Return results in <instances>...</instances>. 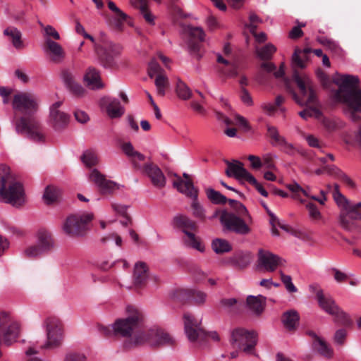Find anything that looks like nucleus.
<instances>
[{"mask_svg":"<svg viewBox=\"0 0 361 361\" xmlns=\"http://www.w3.org/2000/svg\"><path fill=\"white\" fill-rule=\"evenodd\" d=\"M333 169L335 171V175L338 178H339L341 180L344 182L345 184L350 187L354 186V183L353 180L343 171H341L340 169H337L334 166H332Z\"/></svg>","mask_w":361,"mask_h":361,"instance_id":"nucleus-58","label":"nucleus"},{"mask_svg":"<svg viewBox=\"0 0 361 361\" xmlns=\"http://www.w3.org/2000/svg\"><path fill=\"white\" fill-rule=\"evenodd\" d=\"M207 198L214 204H224L228 200L219 192L212 189L208 188L206 190Z\"/></svg>","mask_w":361,"mask_h":361,"instance_id":"nucleus-43","label":"nucleus"},{"mask_svg":"<svg viewBox=\"0 0 361 361\" xmlns=\"http://www.w3.org/2000/svg\"><path fill=\"white\" fill-rule=\"evenodd\" d=\"M287 188L294 194V197L299 199V193L302 192L305 196L310 197V193H306L305 189L302 188L298 183L293 182L286 185Z\"/></svg>","mask_w":361,"mask_h":361,"instance_id":"nucleus-54","label":"nucleus"},{"mask_svg":"<svg viewBox=\"0 0 361 361\" xmlns=\"http://www.w3.org/2000/svg\"><path fill=\"white\" fill-rule=\"evenodd\" d=\"M176 92L178 97L183 100H188L192 96V92L189 87L180 80L177 82Z\"/></svg>","mask_w":361,"mask_h":361,"instance_id":"nucleus-46","label":"nucleus"},{"mask_svg":"<svg viewBox=\"0 0 361 361\" xmlns=\"http://www.w3.org/2000/svg\"><path fill=\"white\" fill-rule=\"evenodd\" d=\"M61 190L54 185H48L43 195V200L47 204H52L58 200L61 195Z\"/></svg>","mask_w":361,"mask_h":361,"instance_id":"nucleus-37","label":"nucleus"},{"mask_svg":"<svg viewBox=\"0 0 361 361\" xmlns=\"http://www.w3.org/2000/svg\"><path fill=\"white\" fill-rule=\"evenodd\" d=\"M262 166L269 169H276V164L274 160L277 159L276 154L267 153L262 156Z\"/></svg>","mask_w":361,"mask_h":361,"instance_id":"nucleus-52","label":"nucleus"},{"mask_svg":"<svg viewBox=\"0 0 361 361\" xmlns=\"http://www.w3.org/2000/svg\"><path fill=\"white\" fill-rule=\"evenodd\" d=\"M99 188L103 194H109L117 189V185L116 183L106 179Z\"/></svg>","mask_w":361,"mask_h":361,"instance_id":"nucleus-55","label":"nucleus"},{"mask_svg":"<svg viewBox=\"0 0 361 361\" xmlns=\"http://www.w3.org/2000/svg\"><path fill=\"white\" fill-rule=\"evenodd\" d=\"M4 35L9 37L13 45L16 49L21 47V32L17 28L14 27H7L4 30Z\"/></svg>","mask_w":361,"mask_h":361,"instance_id":"nucleus-38","label":"nucleus"},{"mask_svg":"<svg viewBox=\"0 0 361 361\" xmlns=\"http://www.w3.org/2000/svg\"><path fill=\"white\" fill-rule=\"evenodd\" d=\"M82 161L88 167L94 166L97 163V155L91 152L86 151L81 157Z\"/></svg>","mask_w":361,"mask_h":361,"instance_id":"nucleus-51","label":"nucleus"},{"mask_svg":"<svg viewBox=\"0 0 361 361\" xmlns=\"http://www.w3.org/2000/svg\"><path fill=\"white\" fill-rule=\"evenodd\" d=\"M269 137L271 138V144L274 147H279L286 138L280 135L278 129L275 126H267Z\"/></svg>","mask_w":361,"mask_h":361,"instance_id":"nucleus-44","label":"nucleus"},{"mask_svg":"<svg viewBox=\"0 0 361 361\" xmlns=\"http://www.w3.org/2000/svg\"><path fill=\"white\" fill-rule=\"evenodd\" d=\"M309 289L312 293L315 294L319 307L325 312L333 316L335 322L345 326L351 324L350 316L339 307L331 296L325 295L323 290L317 284L310 285Z\"/></svg>","mask_w":361,"mask_h":361,"instance_id":"nucleus-6","label":"nucleus"},{"mask_svg":"<svg viewBox=\"0 0 361 361\" xmlns=\"http://www.w3.org/2000/svg\"><path fill=\"white\" fill-rule=\"evenodd\" d=\"M146 341L153 346L170 345L174 342L173 338L169 333L161 329H152L147 331H145Z\"/></svg>","mask_w":361,"mask_h":361,"instance_id":"nucleus-19","label":"nucleus"},{"mask_svg":"<svg viewBox=\"0 0 361 361\" xmlns=\"http://www.w3.org/2000/svg\"><path fill=\"white\" fill-rule=\"evenodd\" d=\"M334 198L338 207H342L343 203L346 204L347 199L340 192L337 184L334 185Z\"/></svg>","mask_w":361,"mask_h":361,"instance_id":"nucleus-63","label":"nucleus"},{"mask_svg":"<svg viewBox=\"0 0 361 361\" xmlns=\"http://www.w3.org/2000/svg\"><path fill=\"white\" fill-rule=\"evenodd\" d=\"M229 204L231 207L236 212L238 216L242 218H247L250 222H252V217L249 214V212L247 208L240 202L229 199L228 200Z\"/></svg>","mask_w":361,"mask_h":361,"instance_id":"nucleus-39","label":"nucleus"},{"mask_svg":"<svg viewBox=\"0 0 361 361\" xmlns=\"http://www.w3.org/2000/svg\"><path fill=\"white\" fill-rule=\"evenodd\" d=\"M61 78L66 87H68L70 85L76 82L74 74L68 70H63L62 71Z\"/></svg>","mask_w":361,"mask_h":361,"instance_id":"nucleus-56","label":"nucleus"},{"mask_svg":"<svg viewBox=\"0 0 361 361\" xmlns=\"http://www.w3.org/2000/svg\"><path fill=\"white\" fill-rule=\"evenodd\" d=\"M148 267L146 263L138 262L135 264L133 271V281L135 286H142L148 279Z\"/></svg>","mask_w":361,"mask_h":361,"instance_id":"nucleus-28","label":"nucleus"},{"mask_svg":"<svg viewBox=\"0 0 361 361\" xmlns=\"http://www.w3.org/2000/svg\"><path fill=\"white\" fill-rule=\"evenodd\" d=\"M101 242L104 245L114 242L118 247H121L123 240L122 238L119 235L116 233H112L102 237L101 238Z\"/></svg>","mask_w":361,"mask_h":361,"instance_id":"nucleus-50","label":"nucleus"},{"mask_svg":"<svg viewBox=\"0 0 361 361\" xmlns=\"http://www.w3.org/2000/svg\"><path fill=\"white\" fill-rule=\"evenodd\" d=\"M43 325L46 329L47 341L42 348L53 349L59 347L63 341L62 326L59 319L47 317Z\"/></svg>","mask_w":361,"mask_h":361,"instance_id":"nucleus-12","label":"nucleus"},{"mask_svg":"<svg viewBox=\"0 0 361 361\" xmlns=\"http://www.w3.org/2000/svg\"><path fill=\"white\" fill-rule=\"evenodd\" d=\"M100 104L105 108L108 116L111 118L121 117L125 112L124 108L121 106L120 102L115 98L103 97Z\"/></svg>","mask_w":361,"mask_h":361,"instance_id":"nucleus-25","label":"nucleus"},{"mask_svg":"<svg viewBox=\"0 0 361 361\" xmlns=\"http://www.w3.org/2000/svg\"><path fill=\"white\" fill-rule=\"evenodd\" d=\"M44 253L36 243H31L24 248V258L36 259Z\"/></svg>","mask_w":361,"mask_h":361,"instance_id":"nucleus-41","label":"nucleus"},{"mask_svg":"<svg viewBox=\"0 0 361 361\" xmlns=\"http://www.w3.org/2000/svg\"><path fill=\"white\" fill-rule=\"evenodd\" d=\"M220 221L227 230L233 231L238 234L247 235L250 232V228L248 225L252 224V222H250L247 218L239 217L226 210L221 211Z\"/></svg>","mask_w":361,"mask_h":361,"instance_id":"nucleus-13","label":"nucleus"},{"mask_svg":"<svg viewBox=\"0 0 361 361\" xmlns=\"http://www.w3.org/2000/svg\"><path fill=\"white\" fill-rule=\"evenodd\" d=\"M173 224L175 227L182 229L185 233L183 243L185 246L195 249L200 252H204V245L200 240L193 233L188 231L195 227V223L190 218L185 215L177 214L173 218Z\"/></svg>","mask_w":361,"mask_h":361,"instance_id":"nucleus-9","label":"nucleus"},{"mask_svg":"<svg viewBox=\"0 0 361 361\" xmlns=\"http://www.w3.org/2000/svg\"><path fill=\"white\" fill-rule=\"evenodd\" d=\"M41 27L42 28V35L44 38L43 44L48 43L49 42H56L60 40L61 36L59 32L50 25H44L39 23Z\"/></svg>","mask_w":361,"mask_h":361,"instance_id":"nucleus-36","label":"nucleus"},{"mask_svg":"<svg viewBox=\"0 0 361 361\" xmlns=\"http://www.w3.org/2000/svg\"><path fill=\"white\" fill-rule=\"evenodd\" d=\"M300 316L297 311L291 310L283 314L282 322L288 330L295 329L299 324Z\"/></svg>","mask_w":361,"mask_h":361,"instance_id":"nucleus-33","label":"nucleus"},{"mask_svg":"<svg viewBox=\"0 0 361 361\" xmlns=\"http://www.w3.org/2000/svg\"><path fill=\"white\" fill-rule=\"evenodd\" d=\"M190 35L191 39L188 42V49L190 54H195L197 58H200V56L198 54L200 49V42L204 39V32L200 27H192L190 29Z\"/></svg>","mask_w":361,"mask_h":361,"instance_id":"nucleus-26","label":"nucleus"},{"mask_svg":"<svg viewBox=\"0 0 361 361\" xmlns=\"http://www.w3.org/2000/svg\"><path fill=\"white\" fill-rule=\"evenodd\" d=\"M233 260L238 267L244 268L251 262L252 255L250 252H240L234 256Z\"/></svg>","mask_w":361,"mask_h":361,"instance_id":"nucleus-45","label":"nucleus"},{"mask_svg":"<svg viewBox=\"0 0 361 361\" xmlns=\"http://www.w3.org/2000/svg\"><path fill=\"white\" fill-rule=\"evenodd\" d=\"M169 84L168 78L166 76L159 74L156 77L155 85L159 96L163 97L165 95L166 90L169 87Z\"/></svg>","mask_w":361,"mask_h":361,"instance_id":"nucleus-47","label":"nucleus"},{"mask_svg":"<svg viewBox=\"0 0 361 361\" xmlns=\"http://www.w3.org/2000/svg\"><path fill=\"white\" fill-rule=\"evenodd\" d=\"M67 88L72 94L77 97H82L85 93V90L80 84L78 83L77 82H74Z\"/></svg>","mask_w":361,"mask_h":361,"instance_id":"nucleus-60","label":"nucleus"},{"mask_svg":"<svg viewBox=\"0 0 361 361\" xmlns=\"http://www.w3.org/2000/svg\"><path fill=\"white\" fill-rule=\"evenodd\" d=\"M257 342L256 332L244 329H235L231 333V343L246 354H253Z\"/></svg>","mask_w":361,"mask_h":361,"instance_id":"nucleus-11","label":"nucleus"},{"mask_svg":"<svg viewBox=\"0 0 361 361\" xmlns=\"http://www.w3.org/2000/svg\"><path fill=\"white\" fill-rule=\"evenodd\" d=\"M276 51V47L268 43L262 47L256 48V53L257 56L262 60H269L271 59L272 55Z\"/></svg>","mask_w":361,"mask_h":361,"instance_id":"nucleus-40","label":"nucleus"},{"mask_svg":"<svg viewBox=\"0 0 361 361\" xmlns=\"http://www.w3.org/2000/svg\"><path fill=\"white\" fill-rule=\"evenodd\" d=\"M276 66L271 62H264L260 65V70L259 73V82L260 83L264 82V74L273 73L276 78H279L283 76L284 64L281 63L278 71L276 70Z\"/></svg>","mask_w":361,"mask_h":361,"instance_id":"nucleus-30","label":"nucleus"},{"mask_svg":"<svg viewBox=\"0 0 361 361\" xmlns=\"http://www.w3.org/2000/svg\"><path fill=\"white\" fill-rule=\"evenodd\" d=\"M20 334V326L11 321L9 317V323L6 326V329L3 331L2 338L4 343L7 345H10L17 341V338Z\"/></svg>","mask_w":361,"mask_h":361,"instance_id":"nucleus-29","label":"nucleus"},{"mask_svg":"<svg viewBox=\"0 0 361 361\" xmlns=\"http://www.w3.org/2000/svg\"><path fill=\"white\" fill-rule=\"evenodd\" d=\"M121 148L123 152L130 159L133 165L135 168L139 167V164L137 163V161H144L145 158L142 154L135 149L132 143L130 142L123 143Z\"/></svg>","mask_w":361,"mask_h":361,"instance_id":"nucleus-32","label":"nucleus"},{"mask_svg":"<svg viewBox=\"0 0 361 361\" xmlns=\"http://www.w3.org/2000/svg\"><path fill=\"white\" fill-rule=\"evenodd\" d=\"M283 262L282 258L268 250L259 249L258 251L257 268L259 271L273 272Z\"/></svg>","mask_w":361,"mask_h":361,"instance_id":"nucleus-16","label":"nucleus"},{"mask_svg":"<svg viewBox=\"0 0 361 361\" xmlns=\"http://www.w3.org/2000/svg\"><path fill=\"white\" fill-rule=\"evenodd\" d=\"M312 348L322 356L330 358L333 356V350L329 345L322 338H317L312 341Z\"/></svg>","mask_w":361,"mask_h":361,"instance_id":"nucleus-34","label":"nucleus"},{"mask_svg":"<svg viewBox=\"0 0 361 361\" xmlns=\"http://www.w3.org/2000/svg\"><path fill=\"white\" fill-rule=\"evenodd\" d=\"M12 107L14 111V116L12 123L15 127L16 131L18 134L23 133V93H17L14 95L12 102Z\"/></svg>","mask_w":361,"mask_h":361,"instance_id":"nucleus-24","label":"nucleus"},{"mask_svg":"<svg viewBox=\"0 0 361 361\" xmlns=\"http://www.w3.org/2000/svg\"><path fill=\"white\" fill-rule=\"evenodd\" d=\"M143 173L151 180L157 188H161L166 185V178L159 167L153 163H147L143 168Z\"/></svg>","mask_w":361,"mask_h":361,"instance_id":"nucleus-23","label":"nucleus"},{"mask_svg":"<svg viewBox=\"0 0 361 361\" xmlns=\"http://www.w3.org/2000/svg\"><path fill=\"white\" fill-rule=\"evenodd\" d=\"M121 51V47L107 38L95 44V52L105 66H113L115 59L119 56Z\"/></svg>","mask_w":361,"mask_h":361,"instance_id":"nucleus-14","label":"nucleus"},{"mask_svg":"<svg viewBox=\"0 0 361 361\" xmlns=\"http://www.w3.org/2000/svg\"><path fill=\"white\" fill-rule=\"evenodd\" d=\"M185 333L190 342L203 345L207 338L219 341L220 336L216 331L206 332L202 327V319H195L193 315L186 312L183 315Z\"/></svg>","mask_w":361,"mask_h":361,"instance_id":"nucleus-7","label":"nucleus"},{"mask_svg":"<svg viewBox=\"0 0 361 361\" xmlns=\"http://www.w3.org/2000/svg\"><path fill=\"white\" fill-rule=\"evenodd\" d=\"M84 81L92 90H100L104 87L99 71L92 66L87 68L84 75Z\"/></svg>","mask_w":361,"mask_h":361,"instance_id":"nucleus-27","label":"nucleus"},{"mask_svg":"<svg viewBox=\"0 0 361 361\" xmlns=\"http://www.w3.org/2000/svg\"><path fill=\"white\" fill-rule=\"evenodd\" d=\"M293 79L304 100L300 99L294 92L292 93L293 97L299 105L307 106L306 109L299 112L300 116L305 120H307L310 117L320 118L322 112L318 108L316 92L310 78L306 75H300L298 72L295 71Z\"/></svg>","mask_w":361,"mask_h":361,"instance_id":"nucleus-4","label":"nucleus"},{"mask_svg":"<svg viewBox=\"0 0 361 361\" xmlns=\"http://www.w3.org/2000/svg\"><path fill=\"white\" fill-rule=\"evenodd\" d=\"M23 185L9 166L0 164V200L14 207L22 204Z\"/></svg>","mask_w":361,"mask_h":361,"instance_id":"nucleus-5","label":"nucleus"},{"mask_svg":"<svg viewBox=\"0 0 361 361\" xmlns=\"http://www.w3.org/2000/svg\"><path fill=\"white\" fill-rule=\"evenodd\" d=\"M334 82L339 86L336 97L348 107L346 114H348L352 121H358L360 116L357 113L361 111V89L357 87L358 78L342 75L334 79Z\"/></svg>","mask_w":361,"mask_h":361,"instance_id":"nucleus-2","label":"nucleus"},{"mask_svg":"<svg viewBox=\"0 0 361 361\" xmlns=\"http://www.w3.org/2000/svg\"><path fill=\"white\" fill-rule=\"evenodd\" d=\"M36 244L40 247L44 254L51 252L55 248V240L51 232L45 228H39L36 233Z\"/></svg>","mask_w":361,"mask_h":361,"instance_id":"nucleus-21","label":"nucleus"},{"mask_svg":"<svg viewBox=\"0 0 361 361\" xmlns=\"http://www.w3.org/2000/svg\"><path fill=\"white\" fill-rule=\"evenodd\" d=\"M13 89L4 86H0V96L2 97L4 104L9 103V96L13 93Z\"/></svg>","mask_w":361,"mask_h":361,"instance_id":"nucleus-61","label":"nucleus"},{"mask_svg":"<svg viewBox=\"0 0 361 361\" xmlns=\"http://www.w3.org/2000/svg\"><path fill=\"white\" fill-rule=\"evenodd\" d=\"M331 271L334 274V280L338 283H343L348 279V276L347 275V274L341 271V270L336 268H332Z\"/></svg>","mask_w":361,"mask_h":361,"instance_id":"nucleus-62","label":"nucleus"},{"mask_svg":"<svg viewBox=\"0 0 361 361\" xmlns=\"http://www.w3.org/2000/svg\"><path fill=\"white\" fill-rule=\"evenodd\" d=\"M284 153L294 156L296 153L303 154L302 150L298 149L293 144L287 142L286 139L278 147Z\"/></svg>","mask_w":361,"mask_h":361,"instance_id":"nucleus-48","label":"nucleus"},{"mask_svg":"<svg viewBox=\"0 0 361 361\" xmlns=\"http://www.w3.org/2000/svg\"><path fill=\"white\" fill-rule=\"evenodd\" d=\"M309 212V216L311 219L319 220L322 218V214L316 205L312 202H309L306 205Z\"/></svg>","mask_w":361,"mask_h":361,"instance_id":"nucleus-57","label":"nucleus"},{"mask_svg":"<svg viewBox=\"0 0 361 361\" xmlns=\"http://www.w3.org/2000/svg\"><path fill=\"white\" fill-rule=\"evenodd\" d=\"M247 306L254 314H260L266 305V298L262 295L257 296L249 295L246 300Z\"/></svg>","mask_w":361,"mask_h":361,"instance_id":"nucleus-31","label":"nucleus"},{"mask_svg":"<svg viewBox=\"0 0 361 361\" xmlns=\"http://www.w3.org/2000/svg\"><path fill=\"white\" fill-rule=\"evenodd\" d=\"M90 181L94 183L98 188L106 180L105 176L102 174L98 170L93 169L89 175Z\"/></svg>","mask_w":361,"mask_h":361,"instance_id":"nucleus-53","label":"nucleus"},{"mask_svg":"<svg viewBox=\"0 0 361 361\" xmlns=\"http://www.w3.org/2000/svg\"><path fill=\"white\" fill-rule=\"evenodd\" d=\"M62 104V101H58L49 107L48 123L56 131H60L65 128L69 122L68 115L60 110Z\"/></svg>","mask_w":361,"mask_h":361,"instance_id":"nucleus-17","label":"nucleus"},{"mask_svg":"<svg viewBox=\"0 0 361 361\" xmlns=\"http://www.w3.org/2000/svg\"><path fill=\"white\" fill-rule=\"evenodd\" d=\"M341 209L338 223L340 226L350 232H361V213L353 212L345 207H339Z\"/></svg>","mask_w":361,"mask_h":361,"instance_id":"nucleus-15","label":"nucleus"},{"mask_svg":"<svg viewBox=\"0 0 361 361\" xmlns=\"http://www.w3.org/2000/svg\"><path fill=\"white\" fill-rule=\"evenodd\" d=\"M144 316L137 307L131 305L126 307V316L117 319L111 327L102 326V333L106 336L111 334L116 336L126 338L123 348L130 349L133 347L145 343L146 338L143 329Z\"/></svg>","mask_w":361,"mask_h":361,"instance_id":"nucleus-1","label":"nucleus"},{"mask_svg":"<svg viewBox=\"0 0 361 361\" xmlns=\"http://www.w3.org/2000/svg\"><path fill=\"white\" fill-rule=\"evenodd\" d=\"M40 99L31 91L24 92V135L36 142L45 141L44 128L38 119Z\"/></svg>","mask_w":361,"mask_h":361,"instance_id":"nucleus-3","label":"nucleus"},{"mask_svg":"<svg viewBox=\"0 0 361 361\" xmlns=\"http://www.w3.org/2000/svg\"><path fill=\"white\" fill-rule=\"evenodd\" d=\"M107 6L112 14L107 17V23L114 28L121 30L128 16L123 12L114 2L109 0Z\"/></svg>","mask_w":361,"mask_h":361,"instance_id":"nucleus-22","label":"nucleus"},{"mask_svg":"<svg viewBox=\"0 0 361 361\" xmlns=\"http://www.w3.org/2000/svg\"><path fill=\"white\" fill-rule=\"evenodd\" d=\"M42 50L48 59L54 63H61L66 59L63 47L57 42H49L42 44Z\"/></svg>","mask_w":361,"mask_h":361,"instance_id":"nucleus-20","label":"nucleus"},{"mask_svg":"<svg viewBox=\"0 0 361 361\" xmlns=\"http://www.w3.org/2000/svg\"><path fill=\"white\" fill-rule=\"evenodd\" d=\"M93 219L92 213H78L67 217L63 230L71 237H78L85 235L88 229V225Z\"/></svg>","mask_w":361,"mask_h":361,"instance_id":"nucleus-8","label":"nucleus"},{"mask_svg":"<svg viewBox=\"0 0 361 361\" xmlns=\"http://www.w3.org/2000/svg\"><path fill=\"white\" fill-rule=\"evenodd\" d=\"M178 192L191 198V209L192 215L201 220L205 219V209L198 201V190L195 188L192 182L190 180L183 181L179 177L173 183Z\"/></svg>","mask_w":361,"mask_h":361,"instance_id":"nucleus-10","label":"nucleus"},{"mask_svg":"<svg viewBox=\"0 0 361 361\" xmlns=\"http://www.w3.org/2000/svg\"><path fill=\"white\" fill-rule=\"evenodd\" d=\"M227 169L226 174L228 177H232L238 180L254 181V176L244 168L243 164L238 160L233 161H225Z\"/></svg>","mask_w":361,"mask_h":361,"instance_id":"nucleus-18","label":"nucleus"},{"mask_svg":"<svg viewBox=\"0 0 361 361\" xmlns=\"http://www.w3.org/2000/svg\"><path fill=\"white\" fill-rule=\"evenodd\" d=\"M190 295L195 302L198 304H203L207 298V294L200 290H192Z\"/></svg>","mask_w":361,"mask_h":361,"instance_id":"nucleus-59","label":"nucleus"},{"mask_svg":"<svg viewBox=\"0 0 361 361\" xmlns=\"http://www.w3.org/2000/svg\"><path fill=\"white\" fill-rule=\"evenodd\" d=\"M212 247L216 254L228 252L231 250L230 243L224 239L216 238L213 240Z\"/></svg>","mask_w":361,"mask_h":361,"instance_id":"nucleus-42","label":"nucleus"},{"mask_svg":"<svg viewBox=\"0 0 361 361\" xmlns=\"http://www.w3.org/2000/svg\"><path fill=\"white\" fill-rule=\"evenodd\" d=\"M190 273L197 281H200L206 278L207 273L203 271L200 268L194 267L191 268Z\"/></svg>","mask_w":361,"mask_h":361,"instance_id":"nucleus-64","label":"nucleus"},{"mask_svg":"<svg viewBox=\"0 0 361 361\" xmlns=\"http://www.w3.org/2000/svg\"><path fill=\"white\" fill-rule=\"evenodd\" d=\"M279 274L281 276V281L283 282V285L285 286L286 290L288 293H296L298 291V289L295 286V285L293 283L291 276L289 275H286L281 271L279 272Z\"/></svg>","mask_w":361,"mask_h":361,"instance_id":"nucleus-49","label":"nucleus"},{"mask_svg":"<svg viewBox=\"0 0 361 361\" xmlns=\"http://www.w3.org/2000/svg\"><path fill=\"white\" fill-rule=\"evenodd\" d=\"M312 52V49L306 48L304 49H295L292 56V62L294 66L303 68L305 66V62L308 60V54Z\"/></svg>","mask_w":361,"mask_h":361,"instance_id":"nucleus-35","label":"nucleus"}]
</instances>
